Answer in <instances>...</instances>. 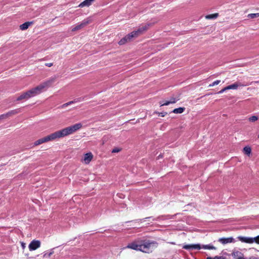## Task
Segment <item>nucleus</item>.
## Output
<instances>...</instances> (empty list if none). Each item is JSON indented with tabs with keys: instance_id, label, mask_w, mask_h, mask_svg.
Listing matches in <instances>:
<instances>
[{
	"instance_id": "f257e3e1",
	"label": "nucleus",
	"mask_w": 259,
	"mask_h": 259,
	"mask_svg": "<svg viewBox=\"0 0 259 259\" xmlns=\"http://www.w3.org/2000/svg\"><path fill=\"white\" fill-rule=\"evenodd\" d=\"M81 123H76L73 125L63 128L61 130L58 131L45 137L38 139L34 142V146H37L44 143L54 141L57 139L63 138L69 135L72 134L77 130L81 128Z\"/></svg>"
},
{
	"instance_id": "f03ea898",
	"label": "nucleus",
	"mask_w": 259,
	"mask_h": 259,
	"mask_svg": "<svg viewBox=\"0 0 259 259\" xmlns=\"http://www.w3.org/2000/svg\"><path fill=\"white\" fill-rule=\"evenodd\" d=\"M56 76H54L42 82L39 85L33 88L26 92L23 93L17 99V100H28L39 95L42 92L46 91L56 81Z\"/></svg>"
},
{
	"instance_id": "7ed1b4c3",
	"label": "nucleus",
	"mask_w": 259,
	"mask_h": 259,
	"mask_svg": "<svg viewBox=\"0 0 259 259\" xmlns=\"http://www.w3.org/2000/svg\"><path fill=\"white\" fill-rule=\"evenodd\" d=\"M153 243L140 241H134L129 243L125 248H130L135 250L141 251L143 252L149 253L152 250Z\"/></svg>"
},
{
	"instance_id": "20e7f679",
	"label": "nucleus",
	"mask_w": 259,
	"mask_h": 259,
	"mask_svg": "<svg viewBox=\"0 0 259 259\" xmlns=\"http://www.w3.org/2000/svg\"><path fill=\"white\" fill-rule=\"evenodd\" d=\"M150 25L146 24L139 28L137 30L132 32L131 33L127 34L126 38H128L129 41H131L133 38H136L140 34H142L144 31H146Z\"/></svg>"
},
{
	"instance_id": "39448f33",
	"label": "nucleus",
	"mask_w": 259,
	"mask_h": 259,
	"mask_svg": "<svg viewBox=\"0 0 259 259\" xmlns=\"http://www.w3.org/2000/svg\"><path fill=\"white\" fill-rule=\"evenodd\" d=\"M150 25L146 24L139 28L137 30L132 32L131 33L127 34L126 38H128L129 41H131L133 38H136L140 34H142L144 31H146Z\"/></svg>"
},
{
	"instance_id": "423d86ee",
	"label": "nucleus",
	"mask_w": 259,
	"mask_h": 259,
	"mask_svg": "<svg viewBox=\"0 0 259 259\" xmlns=\"http://www.w3.org/2000/svg\"><path fill=\"white\" fill-rule=\"evenodd\" d=\"M41 242L38 240H33L28 245V248L30 251L36 250L40 247Z\"/></svg>"
},
{
	"instance_id": "0eeeda50",
	"label": "nucleus",
	"mask_w": 259,
	"mask_h": 259,
	"mask_svg": "<svg viewBox=\"0 0 259 259\" xmlns=\"http://www.w3.org/2000/svg\"><path fill=\"white\" fill-rule=\"evenodd\" d=\"M90 20L89 19L84 20L80 24H77L75 26L72 27L71 31H75L79 29H81V28H83L85 25L90 23Z\"/></svg>"
},
{
	"instance_id": "6e6552de",
	"label": "nucleus",
	"mask_w": 259,
	"mask_h": 259,
	"mask_svg": "<svg viewBox=\"0 0 259 259\" xmlns=\"http://www.w3.org/2000/svg\"><path fill=\"white\" fill-rule=\"evenodd\" d=\"M93 155L91 152H88L84 155L82 162L85 164H89L93 159Z\"/></svg>"
},
{
	"instance_id": "1a4fd4ad",
	"label": "nucleus",
	"mask_w": 259,
	"mask_h": 259,
	"mask_svg": "<svg viewBox=\"0 0 259 259\" xmlns=\"http://www.w3.org/2000/svg\"><path fill=\"white\" fill-rule=\"evenodd\" d=\"M234 240V239L232 237L221 238L219 239V241L224 244L233 242Z\"/></svg>"
},
{
	"instance_id": "9d476101",
	"label": "nucleus",
	"mask_w": 259,
	"mask_h": 259,
	"mask_svg": "<svg viewBox=\"0 0 259 259\" xmlns=\"http://www.w3.org/2000/svg\"><path fill=\"white\" fill-rule=\"evenodd\" d=\"M238 238L239 240L243 242L247 243H252L254 242L253 238L240 236L238 237Z\"/></svg>"
},
{
	"instance_id": "9b49d317",
	"label": "nucleus",
	"mask_w": 259,
	"mask_h": 259,
	"mask_svg": "<svg viewBox=\"0 0 259 259\" xmlns=\"http://www.w3.org/2000/svg\"><path fill=\"white\" fill-rule=\"evenodd\" d=\"M246 85V84H244L241 82L237 81V82H235V83L231 84L230 88H231V90H236L239 87H244Z\"/></svg>"
},
{
	"instance_id": "f8f14e48",
	"label": "nucleus",
	"mask_w": 259,
	"mask_h": 259,
	"mask_svg": "<svg viewBox=\"0 0 259 259\" xmlns=\"http://www.w3.org/2000/svg\"><path fill=\"white\" fill-rule=\"evenodd\" d=\"M80 99H74V100L73 101H69L67 103H66L65 104H63V105H62L61 106H60V108L61 109H64L66 107H67L68 105H70L71 104H74V103H76L79 101H80Z\"/></svg>"
},
{
	"instance_id": "ddd939ff",
	"label": "nucleus",
	"mask_w": 259,
	"mask_h": 259,
	"mask_svg": "<svg viewBox=\"0 0 259 259\" xmlns=\"http://www.w3.org/2000/svg\"><path fill=\"white\" fill-rule=\"evenodd\" d=\"M95 0H84L79 5V7L83 8L84 7H89Z\"/></svg>"
},
{
	"instance_id": "4468645a",
	"label": "nucleus",
	"mask_w": 259,
	"mask_h": 259,
	"mask_svg": "<svg viewBox=\"0 0 259 259\" xmlns=\"http://www.w3.org/2000/svg\"><path fill=\"white\" fill-rule=\"evenodd\" d=\"M184 248L188 249H200L201 247L199 244H193V245H186L183 247Z\"/></svg>"
},
{
	"instance_id": "2eb2a0df",
	"label": "nucleus",
	"mask_w": 259,
	"mask_h": 259,
	"mask_svg": "<svg viewBox=\"0 0 259 259\" xmlns=\"http://www.w3.org/2000/svg\"><path fill=\"white\" fill-rule=\"evenodd\" d=\"M18 112H19V110H13V111L8 113L6 114H3V115H1L0 116V119L6 118L7 116H8L10 115L17 114Z\"/></svg>"
},
{
	"instance_id": "dca6fc26",
	"label": "nucleus",
	"mask_w": 259,
	"mask_h": 259,
	"mask_svg": "<svg viewBox=\"0 0 259 259\" xmlns=\"http://www.w3.org/2000/svg\"><path fill=\"white\" fill-rule=\"evenodd\" d=\"M32 23V22H25L20 26V28L21 30H24L27 29L30 25Z\"/></svg>"
},
{
	"instance_id": "f3484780",
	"label": "nucleus",
	"mask_w": 259,
	"mask_h": 259,
	"mask_svg": "<svg viewBox=\"0 0 259 259\" xmlns=\"http://www.w3.org/2000/svg\"><path fill=\"white\" fill-rule=\"evenodd\" d=\"M185 109V108L184 107H179L178 108L175 109L172 111V112L175 114H181L184 111Z\"/></svg>"
},
{
	"instance_id": "a211bd4d",
	"label": "nucleus",
	"mask_w": 259,
	"mask_h": 259,
	"mask_svg": "<svg viewBox=\"0 0 259 259\" xmlns=\"http://www.w3.org/2000/svg\"><path fill=\"white\" fill-rule=\"evenodd\" d=\"M218 13H215L205 16V18L206 19H214L217 18L218 17Z\"/></svg>"
},
{
	"instance_id": "6ab92c4d",
	"label": "nucleus",
	"mask_w": 259,
	"mask_h": 259,
	"mask_svg": "<svg viewBox=\"0 0 259 259\" xmlns=\"http://www.w3.org/2000/svg\"><path fill=\"white\" fill-rule=\"evenodd\" d=\"M54 253V249H51L48 252H45L43 256L44 257H50Z\"/></svg>"
},
{
	"instance_id": "aec40b11",
	"label": "nucleus",
	"mask_w": 259,
	"mask_h": 259,
	"mask_svg": "<svg viewBox=\"0 0 259 259\" xmlns=\"http://www.w3.org/2000/svg\"><path fill=\"white\" fill-rule=\"evenodd\" d=\"M243 152L245 154L249 155L251 152V149L250 147L246 146L243 148Z\"/></svg>"
},
{
	"instance_id": "412c9836",
	"label": "nucleus",
	"mask_w": 259,
	"mask_h": 259,
	"mask_svg": "<svg viewBox=\"0 0 259 259\" xmlns=\"http://www.w3.org/2000/svg\"><path fill=\"white\" fill-rule=\"evenodd\" d=\"M202 248L205 249H215V247L210 244L203 245Z\"/></svg>"
},
{
	"instance_id": "4be33fe9",
	"label": "nucleus",
	"mask_w": 259,
	"mask_h": 259,
	"mask_svg": "<svg viewBox=\"0 0 259 259\" xmlns=\"http://www.w3.org/2000/svg\"><path fill=\"white\" fill-rule=\"evenodd\" d=\"M129 41L128 39L127 38H126V36H125L124 37H123V38H122L118 42V44L120 45H124V44H125L126 42H128Z\"/></svg>"
},
{
	"instance_id": "5701e85b",
	"label": "nucleus",
	"mask_w": 259,
	"mask_h": 259,
	"mask_svg": "<svg viewBox=\"0 0 259 259\" xmlns=\"http://www.w3.org/2000/svg\"><path fill=\"white\" fill-rule=\"evenodd\" d=\"M259 17V13L249 14L248 15V17L250 18H254Z\"/></svg>"
},
{
	"instance_id": "b1692460",
	"label": "nucleus",
	"mask_w": 259,
	"mask_h": 259,
	"mask_svg": "<svg viewBox=\"0 0 259 259\" xmlns=\"http://www.w3.org/2000/svg\"><path fill=\"white\" fill-rule=\"evenodd\" d=\"M258 119V117L256 116H252L249 118V120L250 122H254Z\"/></svg>"
},
{
	"instance_id": "393cba45",
	"label": "nucleus",
	"mask_w": 259,
	"mask_h": 259,
	"mask_svg": "<svg viewBox=\"0 0 259 259\" xmlns=\"http://www.w3.org/2000/svg\"><path fill=\"white\" fill-rule=\"evenodd\" d=\"M220 82H221V81L220 80H217L213 81L211 84H210L209 85V87H213V86L220 83Z\"/></svg>"
},
{
	"instance_id": "a878e982",
	"label": "nucleus",
	"mask_w": 259,
	"mask_h": 259,
	"mask_svg": "<svg viewBox=\"0 0 259 259\" xmlns=\"http://www.w3.org/2000/svg\"><path fill=\"white\" fill-rule=\"evenodd\" d=\"M121 148H114V149H112V153H118L119 152H120L121 151Z\"/></svg>"
},
{
	"instance_id": "bb28decb",
	"label": "nucleus",
	"mask_w": 259,
	"mask_h": 259,
	"mask_svg": "<svg viewBox=\"0 0 259 259\" xmlns=\"http://www.w3.org/2000/svg\"><path fill=\"white\" fill-rule=\"evenodd\" d=\"M232 254L234 256H238L239 257V256H240V255L241 254V252L238 251H234L232 253Z\"/></svg>"
},
{
	"instance_id": "cd10ccee",
	"label": "nucleus",
	"mask_w": 259,
	"mask_h": 259,
	"mask_svg": "<svg viewBox=\"0 0 259 259\" xmlns=\"http://www.w3.org/2000/svg\"><path fill=\"white\" fill-rule=\"evenodd\" d=\"M160 104L161 106H163L168 105L169 104H170V101H166L164 103L160 102Z\"/></svg>"
},
{
	"instance_id": "c85d7f7f",
	"label": "nucleus",
	"mask_w": 259,
	"mask_h": 259,
	"mask_svg": "<svg viewBox=\"0 0 259 259\" xmlns=\"http://www.w3.org/2000/svg\"><path fill=\"white\" fill-rule=\"evenodd\" d=\"M206 259H223L222 256H215L214 257H208Z\"/></svg>"
},
{
	"instance_id": "c756f323",
	"label": "nucleus",
	"mask_w": 259,
	"mask_h": 259,
	"mask_svg": "<svg viewBox=\"0 0 259 259\" xmlns=\"http://www.w3.org/2000/svg\"><path fill=\"white\" fill-rule=\"evenodd\" d=\"M254 242L259 244V236L253 238Z\"/></svg>"
},
{
	"instance_id": "7c9ffc66",
	"label": "nucleus",
	"mask_w": 259,
	"mask_h": 259,
	"mask_svg": "<svg viewBox=\"0 0 259 259\" xmlns=\"http://www.w3.org/2000/svg\"><path fill=\"white\" fill-rule=\"evenodd\" d=\"M20 243L22 249L24 250L26 248V244L23 242H21Z\"/></svg>"
},
{
	"instance_id": "2f4dec72",
	"label": "nucleus",
	"mask_w": 259,
	"mask_h": 259,
	"mask_svg": "<svg viewBox=\"0 0 259 259\" xmlns=\"http://www.w3.org/2000/svg\"><path fill=\"white\" fill-rule=\"evenodd\" d=\"M177 100L176 99L172 98L170 99V100L169 101H170V104H174V103H175L177 102Z\"/></svg>"
},
{
	"instance_id": "473e14b6",
	"label": "nucleus",
	"mask_w": 259,
	"mask_h": 259,
	"mask_svg": "<svg viewBox=\"0 0 259 259\" xmlns=\"http://www.w3.org/2000/svg\"><path fill=\"white\" fill-rule=\"evenodd\" d=\"M157 114L161 116L162 117H164L167 113L166 112H163V113H157Z\"/></svg>"
},
{
	"instance_id": "72a5a7b5",
	"label": "nucleus",
	"mask_w": 259,
	"mask_h": 259,
	"mask_svg": "<svg viewBox=\"0 0 259 259\" xmlns=\"http://www.w3.org/2000/svg\"><path fill=\"white\" fill-rule=\"evenodd\" d=\"M53 65V63H48L46 64V66L48 67H51Z\"/></svg>"
},
{
	"instance_id": "f704fd0d",
	"label": "nucleus",
	"mask_w": 259,
	"mask_h": 259,
	"mask_svg": "<svg viewBox=\"0 0 259 259\" xmlns=\"http://www.w3.org/2000/svg\"><path fill=\"white\" fill-rule=\"evenodd\" d=\"M225 91H226V90H225V88L223 89L222 90H221L220 91H219L218 92V94H222L223 93V92H224Z\"/></svg>"
},
{
	"instance_id": "c9c22d12",
	"label": "nucleus",
	"mask_w": 259,
	"mask_h": 259,
	"mask_svg": "<svg viewBox=\"0 0 259 259\" xmlns=\"http://www.w3.org/2000/svg\"><path fill=\"white\" fill-rule=\"evenodd\" d=\"M230 87H231V86H230V85H229L224 88H225V90H226V91H227L228 90H231Z\"/></svg>"
},
{
	"instance_id": "e433bc0d",
	"label": "nucleus",
	"mask_w": 259,
	"mask_h": 259,
	"mask_svg": "<svg viewBox=\"0 0 259 259\" xmlns=\"http://www.w3.org/2000/svg\"><path fill=\"white\" fill-rule=\"evenodd\" d=\"M150 218H151L150 217H148V218H146L143 219L142 220L143 221H145L146 220L149 219Z\"/></svg>"
},
{
	"instance_id": "4c0bfd02",
	"label": "nucleus",
	"mask_w": 259,
	"mask_h": 259,
	"mask_svg": "<svg viewBox=\"0 0 259 259\" xmlns=\"http://www.w3.org/2000/svg\"><path fill=\"white\" fill-rule=\"evenodd\" d=\"M237 259H244V258L241 256H239V257H238Z\"/></svg>"
},
{
	"instance_id": "58836bf2",
	"label": "nucleus",
	"mask_w": 259,
	"mask_h": 259,
	"mask_svg": "<svg viewBox=\"0 0 259 259\" xmlns=\"http://www.w3.org/2000/svg\"><path fill=\"white\" fill-rule=\"evenodd\" d=\"M258 138H259V135H258Z\"/></svg>"
}]
</instances>
